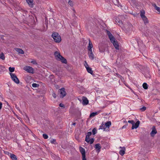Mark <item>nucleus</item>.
Here are the masks:
<instances>
[{
    "instance_id": "nucleus-12",
    "label": "nucleus",
    "mask_w": 160,
    "mask_h": 160,
    "mask_svg": "<svg viewBox=\"0 0 160 160\" xmlns=\"http://www.w3.org/2000/svg\"><path fill=\"white\" fill-rule=\"evenodd\" d=\"M95 148L98 152H99L101 148V147L100 146V144L99 143H97L95 145Z\"/></svg>"
},
{
    "instance_id": "nucleus-32",
    "label": "nucleus",
    "mask_w": 160,
    "mask_h": 160,
    "mask_svg": "<svg viewBox=\"0 0 160 160\" xmlns=\"http://www.w3.org/2000/svg\"><path fill=\"white\" fill-rule=\"evenodd\" d=\"M89 101H82V103L83 105H87Z\"/></svg>"
},
{
    "instance_id": "nucleus-36",
    "label": "nucleus",
    "mask_w": 160,
    "mask_h": 160,
    "mask_svg": "<svg viewBox=\"0 0 160 160\" xmlns=\"http://www.w3.org/2000/svg\"><path fill=\"white\" fill-rule=\"evenodd\" d=\"M43 137L45 139H47L48 138V135L46 134H43L42 135Z\"/></svg>"
},
{
    "instance_id": "nucleus-5",
    "label": "nucleus",
    "mask_w": 160,
    "mask_h": 160,
    "mask_svg": "<svg viewBox=\"0 0 160 160\" xmlns=\"http://www.w3.org/2000/svg\"><path fill=\"white\" fill-rule=\"evenodd\" d=\"M23 69L28 72L32 73H33V69L30 66H25L23 68Z\"/></svg>"
},
{
    "instance_id": "nucleus-31",
    "label": "nucleus",
    "mask_w": 160,
    "mask_h": 160,
    "mask_svg": "<svg viewBox=\"0 0 160 160\" xmlns=\"http://www.w3.org/2000/svg\"><path fill=\"white\" fill-rule=\"evenodd\" d=\"M14 70H15V68L14 67L12 68V67H10L9 68V71L10 72H13L14 71Z\"/></svg>"
},
{
    "instance_id": "nucleus-19",
    "label": "nucleus",
    "mask_w": 160,
    "mask_h": 160,
    "mask_svg": "<svg viewBox=\"0 0 160 160\" xmlns=\"http://www.w3.org/2000/svg\"><path fill=\"white\" fill-rule=\"evenodd\" d=\"M84 65L87 69V70L88 72L90 73V68L88 67V65L87 64L86 61H85V63L84 64Z\"/></svg>"
},
{
    "instance_id": "nucleus-27",
    "label": "nucleus",
    "mask_w": 160,
    "mask_h": 160,
    "mask_svg": "<svg viewBox=\"0 0 160 160\" xmlns=\"http://www.w3.org/2000/svg\"><path fill=\"white\" fill-rule=\"evenodd\" d=\"M5 56L3 53L2 52L0 54V58L4 60L5 59Z\"/></svg>"
},
{
    "instance_id": "nucleus-1",
    "label": "nucleus",
    "mask_w": 160,
    "mask_h": 160,
    "mask_svg": "<svg viewBox=\"0 0 160 160\" xmlns=\"http://www.w3.org/2000/svg\"><path fill=\"white\" fill-rule=\"evenodd\" d=\"M52 37L56 42L59 43L61 41V36L58 33L56 32L53 33Z\"/></svg>"
},
{
    "instance_id": "nucleus-21",
    "label": "nucleus",
    "mask_w": 160,
    "mask_h": 160,
    "mask_svg": "<svg viewBox=\"0 0 160 160\" xmlns=\"http://www.w3.org/2000/svg\"><path fill=\"white\" fill-rule=\"evenodd\" d=\"M27 3L29 5L30 7H32L33 5V0H26Z\"/></svg>"
},
{
    "instance_id": "nucleus-23",
    "label": "nucleus",
    "mask_w": 160,
    "mask_h": 160,
    "mask_svg": "<svg viewBox=\"0 0 160 160\" xmlns=\"http://www.w3.org/2000/svg\"><path fill=\"white\" fill-rule=\"evenodd\" d=\"M10 157L13 160H17L16 156L14 154H11Z\"/></svg>"
},
{
    "instance_id": "nucleus-44",
    "label": "nucleus",
    "mask_w": 160,
    "mask_h": 160,
    "mask_svg": "<svg viewBox=\"0 0 160 160\" xmlns=\"http://www.w3.org/2000/svg\"><path fill=\"white\" fill-rule=\"evenodd\" d=\"M59 106L61 108H65L64 105L62 103H61L59 104Z\"/></svg>"
},
{
    "instance_id": "nucleus-53",
    "label": "nucleus",
    "mask_w": 160,
    "mask_h": 160,
    "mask_svg": "<svg viewBox=\"0 0 160 160\" xmlns=\"http://www.w3.org/2000/svg\"><path fill=\"white\" fill-rule=\"evenodd\" d=\"M117 74V75L118 76V77H121L122 76L120 75L119 74H118V73H116V74Z\"/></svg>"
},
{
    "instance_id": "nucleus-60",
    "label": "nucleus",
    "mask_w": 160,
    "mask_h": 160,
    "mask_svg": "<svg viewBox=\"0 0 160 160\" xmlns=\"http://www.w3.org/2000/svg\"><path fill=\"white\" fill-rule=\"evenodd\" d=\"M90 134H91V135L92 134V133H91V132Z\"/></svg>"
},
{
    "instance_id": "nucleus-39",
    "label": "nucleus",
    "mask_w": 160,
    "mask_h": 160,
    "mask_svg": "<svg viewBox=\"0 0 160 160\" xmlns=\"http://www.w3.org/2000/svg\"><path fill=\"white\" fill-rule=\"evenodd\" d=\"M68 3L71 6H73V3L71 1L69 0Z\"/></svg>"
},
{
    "instance_id": "nucleus-8",
    "label": "nucleus",
    "mask_w": 160,
    "mask_h": 160,
    "mask_svg": "<svg viewBox=\"0 0 160 160\" xmlns=\"http://www.w3.org/2000/svg\"><path fill=\"white\" fill-rule=\"evenodd\" d=\"M111 42L112 43L116 49L117 50L119 49V45L118 42L116 39L113 40L112 42Z\"/></svg>"
},
{
    "instance_id": "nucleus-37",
    "label": "nucleus",
    "mask_w": 160,
    "mask_h": 160,
    "mask_svg": "<svg viewBox=\"0 0 160 160\" xmlns=\"http://www.w3.org/2000/svg\"><path fill=\"white\" fill-rule=\"evenodd\" d=\"M46 28H45V26H43V28L42 29H41L42 30V31H45L47 29V28H48V25L46 24Z\"/></svg>"
},
{
    "instance_id": "nucleus-47",
    "label": "nucleus",
    "mask_w": 160,
    "mask_h": 160,
    "mask_svg": "<svg viewBox=\"0 0 160 160\" xmlns=\"http://www.w3.org/2000/svg\"><path fill=\"white\" fill-rule=\"evenodd\" d=\"M155 9L160 13V8L158 7Z\"/></svg>"
},
{
    "instance_id": "nucleus-17",
    "label": "nucleus",
    "mask_w": 160,
    "mask_h": 160,
    "mask_svg": "<svg viewBox=\"0 0 160 160\" xmlns=\"http://www.w3.org/2000/svg\"><path fill=\"white\" fill-rule=\"evenodd\" d=\"M107 128L105 124L102 123L101 125L99 127V129H103L104 131H105V129Z\"/></svg>"
},
{
    "instance_id": "nucleus-29",
    "label": "nucleus",
    "mask_w": 160,
    "mask_h": 160,
    "mask_svg": "<svg viewBox=\"0 0 160 160\" xmlns=\"http://www.w3.org/2000/svg\"><path fill=\"white\" fill-rule=\"evenodd\" d=\"M145 76L147 78H150L151 76L149 73L148 72H146L145 74Z\"/></svg>"
},
{
    "instance_id": "nucleus-58",
    "label": "nucleus",
    "mask_w": 160,
    "mask_h": 160,
    "mask_svg": "<svg viewBox=\"0 0 160 160\" xmlns=\"http://www.w3.org/2000/svg\"><path fill=\"white\" fill-rule=\"evenodd\" d=\"M78 100H81V98H78Z\"/></svg>"
},
{
    "instance_id": "nucleus-18",
    "label": "nucleus",
    "mask_w": 160,
    "mask_h": 160,
    "mask_svg": "<svg viewBox=\"0 0 160 160\" xmlns=\"http://www.w3.org/2000/svg\"><path fill=\"white\" fill-rule=\"evenodd\" d=\"M99 51L101 52H103L105 51V48L104 45H102V46H101L99 47Z\"/></svg>"
},
{
    "instance_id": "nucleus-10",
    "label": "nucleus",
    "mask_w": 160,
    "mask_h": 160,
    "mask_svg": "<svg viewBox=\"0 0 160 160\" xmlns=\"http://www.w3.org/2000/svg\"><path fill=\"white\" fill-rule=\"evenodd\" d=\"M140 121H137L135 123H134L132 125V129H133L134 128H137L138 127Z\"/></svg>"
},
{
    "instance_id": "nucleus-43",
    "label": "nucleus",
    "mask_w": 160,
    "mask_h": 160,
    "mask_svg": "<svg viewBox=\"0 0 160 160\" xmlns=\"http://www.w3.org/2000/svg\"><path fill=\"white\" fill-rule=\"evenodd\" d=\"M117 20L118 21V24L119 25H122V21L121 20H118L117 19Z\"/></svg>"
},
{
    "instance_id": "nucleus-54",
    "label": "nucleus",
    "mask_w": 160,
    "mask_h": 160,
    "mask_svg": "<svg viewBox=\"0 0 160 160\" xmlns=\"http://www.w3.org/2000/svg\"><path fill=\"white\" fill-rule=\"evenodd\" d=\"M76 125V123H73L72 124V125H74V126H75Z\"/></svg>"
},
{
    "instance_id": "nucleus-14",
    "label": "nucleus",
    "mask_w": 160,
    "mask_h": 160,
    "mask_svg": "<svg viewBox=\"0 0 160 160\" xmlns=\"http://www.w3.org/2000/svg\"><path fill=\"white\" fill-rule=\"evenodd\" d=\"M85 141L87 142H90V132H88L86 136Z\"/></svg>"
},
{
    "instance_id": "nucleus-13",
    "label": "nucleus",
    "mask_w": 160,
    "mask_h": 160,
    "mask_svg": "<svg viewBox=\"0 0 160 160\" xmlns=\"http://www.w3.org/2000/svg\"><path fill=\"white\" fill-rule=\"evenodd\" d=\"M157 133V131L154 127L152 128V130L150 133V134L152 136H154Z\"/></svg>"
},
{
    "instance_id": "nucleus-45",
    "label": "nucleus",
    "mask_w": 160,
    "mask_h": 160,
    "mask_svg": "<svg viewBox=\"0 0 160 160\" xmlns=\"http://www.w3.org/2000/svg\"><path fill=\"white\" fill-rule=\"evenodd\" d=\"M31 62L34 64H37V63L36 62V60H33Z\"/></svg>"
},
{
    "instance_id": "nucleus-59",
    "label": "nucleus",
    "mask_w": 160,
    "mask_h": 160,
    "mask_svg": "<svg viewBox=\"0 0 160 160\" xmlns=\"http://www.w3.org/2000/svg\"><path fill=\"white\" fill-rule=\"evenodd\" d=\"M109 101L110 102V103H111L112 102H111L110 101Z\"/></svg>"
},
{
    "instance_id": "nucleus-7",
    "label": "nucleus",
    "mask_w": 160,
    "mask_h": 160,
    "mask_svg": "<svg viewBox=\"0 0 160 160\" xmlns=\"http://www.w3.org/2000/svg\"><path fill=\"white\" fill-rule=\"evenodd\" d=\"M106 31L107 34L111 42H112L113 40L116 39L113 36L112 34L108 30H106Z\"/></svg>"
},
{
    "instance_id": "nucleus-33",
    "label": "nucleus",
    "mask_w": 160,
    "mask_h": 160,
    "mask_svg": "<svg viewBox=\"0 0 160 160\" xmlns=\"http://www.w3.org/2000/svg\"><path fill=\"white\" fill-rule=\"evenodd\" d=\"M32 86L33 88H37L39 86V85L36 83H33L32 84Z\"/></svg>"
},
{
    "instance_id": "nucleus-22",
    "label": "nucleus",
    "mask_w": 160,
    "mask_h": 160,
    "mask_svg": "<svg viewBox=\"0 0 160 160\" xmlns=\"http://www.w3.org/2000/svg\"><path fill=\"white\" fill-rule=\"evenodd\" d=\"M59 61H60L62 63H67V61L66 59L64 57L62 56V58H61V59H60Z\"/></svg>"
},
{
    "instance_id": "nucleus-49",
    "label": "nucleus",
    "mask_w": 160,
    "mask_h": 160,
    "mask_svg": "<svg viewBox=\"0 0 160 160\" xmlns=\"http://www.w3.org/2000/svg\"><path fill=\"white\" fill-rule=\"evenodd\" d=\"M152 6L155 8V9L157 8L158 7L155 4H153Z\"/></svg>"
},
{
    "instance_id": "nucleus-9",
    "label": "nucleus",
    "mask_w": 160,
    "mask_h": 160,
    "mask_svg": "<svg viewBox=\"0 0 160 160\" xmlns=\"http://www.w3.org/2000/svg\"><path fill=\"white\" fill-rule=\"evenodd\" d=\"M60 90V93L61 95V97L63 98L66 95V92L65 91V89L64 88H61Z\"/></svg>"
},
{
    "instance_id": "nucleus-42",
    "label": "nucleus",
    "mask_w": 160,
    "mask_h": 160,
    "mask_svg": "<svg viewBox=\"0 0 160 160\" xmlns=\"http://www.w3.org/2000/svg\"><path fill=\"white\" fill-rule=\"evenodd\" d=\"M88 49L89 51H90V40L89 39L88 45Z\"/></svg>"
},
{
    "instance_id": "nucleus-11",
    "label": "nucleus",
    "mask_w": 160,
    "mask_h": 160,
    "mask_svg": "<svg viewBox=\"0 0 160 160\" xmlns=\"http://www.w3.org/2000/svg\"><path fill=\"white\" fill-rule=\"evenodd\" d=\"M120 148H121L122 149L119 151V153L120 155L122 156L125 153L126 148L124 147H120Z\"/></svg>"
},
{
    "instance_id": "nucleus-48",
    "label": "nucleus",
    "mask_w": 160,
    "mask_h": 160,
    "mask_svg": "<svg viewBox=\"0 0 160 160\" xmlns=\"http://www.w3.org/2000/svg\"><path fill=\"white\" fill-rule=\"evenodd\" d=\"M94 139L93 138H91V144L93 143L94 142Z\"/></svg>"
},
{
    "instance_id": "nucleus-46",
    "label": "nucleus",
    "mask_w": 160,
    "mask_h": 160,
    "mask_svg": "<svg viewBox=\"0 0 160 160\" xmlns=\"http://www.w3.org/2000/svg\"><path fill=\"white\" fill-rule=\"evenodd\" d=\"M82 100H88L87 99V98L86 97H84V96L82 97Z\"/></svg>"
},
{
    "instance_id": "nucleus-38",
    "label": "nucleus",
    "mask_w": 160,
    "mask_h": 160,
    "mask_svg": "<svg viewBox=\"0 0 160 160\" xmlns=\"http://www.w3.org/2000/svg\"><path fill=\"white\" fill-rule=\"evenodd\" d=\"M54 55L55 56V57L56 56H58V55H59L60 56V53L58 51H56L54 53Z\"/></svg>"
},
{
    "instance_id": "nucleus-4",
    "label": "nucleus",
    "mask_w": 160,
    "mask_h": 160,
    "mask_svg": "<svg viewBox=\"0 0 160 160\" xmlns=\"http://www.w3.org/2000/svg\"><path fill=\"white\" fill-rule=\"evenodd\" d=\"M79 148L80 151L82 155V160H86V159L85 158V149L81 146L79 147Z\"/></svg>"
},
{
    "instance_id": "nucleus-15",
    "label": "nucleus",
    "mask_w": 160,
    "mask_h": 160,
    "mask_svg": "<svg viewBox=\"0 0 160 160\" xmlns=\"http://www.w3.org/2000/svg\"><path fill=\"white\" fill-rule=\"evenodd\" d=\"M93 47V45L92 43L91 42V58L92 60H93L95 58V59L96 57L94 56V54H93L92 50V48Z\"/></svg>"
},
{
    "instance_id": "nucleus-2",
    "label": "nucleus",
    "mask_w": 160,
    "mask_h": 160,
    "mask_svg": "<svg viewBox=\"0 0 160 160\" xmlns=\"http://www.w3.org/2000/svg\"><path fill=\"white\" fill-rule=\"evenodd\" d=\"M145 12L144 10H142L140 11V16L143 20L144 23L146 25L149 22V21L145 15Z\"/></svg>"
},
{
    "instance_id": "nucleus-24",
    "label": "nucleus",
    "mask_w": 160,
    "mask_h": 160,
    "mask_svg": "<svg viewBox=\"0 0 160 160\" xmlns=\"http://www.w3.org/2000/svg\"><path fill=\"white\" fill-rule=\"evenodd\" d=\"M105 125L107 127H108V128L110 127L111 125V122L110 121L107 122L105 124Z\"/></svg>"
},
{
    "instance_id": "nucleus-41",
    "label": "nucleus",
    "mask_w": 160,
    "mask_h": 160,
    "mask_svg": "<svg viewBox=\"0 0 160 160\" xmlns=\"http://www.w3.org/2000/svg\"><path fill=\"white\" fill-rule=\"evenodd\" d=\"M112 1L113 2L115 5H117V4L118 2V1L117 0H112Z\"/></svg>"
},
{
    "instance_id": "nucleus-56",
    "label": "nucleus",
    "mask_w": 160,
    "mask_h": 160,
    "mask_svg": "<svg viewBox=\"0 0 160 160\" xmlns=\"http://www.w3.org/2000/svg\"><path fill=\"white\" fill-rule=\"evenodd\" d=\"M126 127V126H123L122 127V128H125Z\"/></svg>"
},
{
    "instance_id": "nucleus-35",
    "label": "nucleus",
    "mask_w": 160,
    "mask_h": 160,
    "mask_svg": "<svg viewBox=\"0 0 160 160\" xmlns=\"http://www.w3.org/2000/svg\"><path fill=\"white\" fill-rule=\"evenodd\" d=\"M50 142L52 143L56 144V140L55 139H52L50 140Z\"/></svg>"
},
{
    "instance_id": "nucleus-16",
    "label": "nucleus",
    "mask_w": 160,
    "mask_h": 160,
    "mask_svg": "<svg viewBox=\"0 0 160 160\" xmlns=\"http://www.w3.org/2000/svg\"><path fill=\"white\" fill-rule=\"evenodd\" d=\"M15 50L19 53L23 54L24 53V51L21 49L18 48H15Z\"/></svg>"
},
{
    "instance_id": "nucleus-28",
    "label": "nucleus",
    "mask_w": 160,
    "mask_h": 160,
    "mask_svg": "<svg viewBox=\"0 0 160 160\" xmlns=\"http://www.w3.org/2000/svg\"><path fill=\"white\" fill-rule=\"evenodd\" d=\"M92 133L93 135H95L97 132V130L95 128H94L92 130Z\"/></svg>"
},
{
    "instance_id": "nucleus-52",
    "label": "nucleus",
    "mask_w": 160,
    "mask_h": 160,
    "mask_svg": "<svg viewBox=\"0 0 160 160\" xmlns=\"http://www.w3.org/2000/svg\"><path fill=\"white\" fill-rule=\"evenodd\" d=\"M52 95L54 98H55L56 97V95L55 93H53Z\"/></svg>"
},
{
    "instance_id": "nucleus-55",
    "label": "nucleus",
    "mask_w": 160,
    "mask_h": 160,
    "mask_svg": "<svg viewBox=\"0 0 160 160\" xmlns=\"http://www.w3.org/2000/svg\"><path fill=\"white\" fill-rule=\"evenodd\" d=\"M1 38L3 40H4L3 39V36H2L1 37Z\"/></svg>"
},
{
    "instance_id": "nucleus-34",
    "label": "nucleus",
    "mask_w": 160,
    "mask_h": 160,
    "mask_svg": "<svg viewBox=\"0 0 160 160\" xmlns=\"http://www.w3.org/2000/svg\"><path fill=\"white\" fill-rule=\"evenodd\" d=\"M146 109V108L145 106H143L142 108H140V110L142 112H143Z\"/></svg>"
},
{
    "instance_id": "nucleus-3",
    "label": "nucleus",
    "mask_w": 160,
    "mask_h": 160,
    "mask_svg": "<svg viewBox=\"0 0 160 160\" xmlns=\"http://www.w3.org/2000/svg\"><path fill=\"white\" fill-rule=\"evenodd\" d=\"M12 80L16 83L18 84L19 83V80L17 77L16 75L12 73H10Z\"/></svg>"
},
{
    "instance_id": "nucleus-30",
    "label": "nucleus",
    "mask_w": 160,
    "mask_h": 160,
    "mask_svg": "<svg viewBox=\"0 0 160 160\" xmlns=\"http://www.w3.org/2000/svg\"><path fill=\"white\" fill-rule=\"evenodd\" d=\"M55 58L56 60L59 61L60 59H61V58H62V56L60 54V56L58 55V56H56Z\"/></svg>"
},
{
    "instance_id": "nucleus-57",
    "label": "nucleus",
    "mask_w": 160,
    "mask_h": 160,
    "mask_svg": "<svg viewBox=\"0 0 160 160\" xmlns=\"http://www.w3.org/2000/svg\"><path fill=\"white\" fill-rule=\"evenodd\" d=\"M88 55L90 57V53H89V52H88Z\"/></svg>"
},
{
    "instance_id": "nucleus-6",
    "label": "nucleus",
    "mask_w": 160,
    "mask_h": 160,
    "mask_svg": "<svg viewBox=\"0 0 160 160\" xmlns=\"http://www.w3.org/2000/svg\"><path fill=\"white\" fill-rule=\"evenodd\" d=\"M133 26L130 23H128L125 26V31L127 32H129L132 30Z\"/></svg>"
},
{
    "instance_id": "nucleus-40",
    "label": "nucleus",
    "mask_w": 160,
    "mask_h": 160,
    "mask_svg": "<svg viewBox=\"0 0 160 160\" xmlns=\"http://www.w3.org/2000/svg\"><path fill=\"white\" fill-rule=\"evenodd\" d=\"M128 122L129 123H131L132 124V125L134 123V121L133 120H129L128 121Z\"/></svg>"
},
{
    "instance_id": "nucleus-25",
    "label": "nucleus",
    "mask_w": 160,
    "mask_h": 160,
    "mask_svg": "<svg viewBox=\"0 0 160 160\" xmlns=\"http://www.w3.org/2000/svg\"><path fill=\"white\" fill-rule=\"evenodd\" d=\"M99 113V112H96L91 113V118L94 117V116L97 115Z\"/></svg>"
},
{
    "instance_id": "nucleus-20",
    "label": "nucleus",
    "mask_w": 160,
    "mask_h": 160,
    "mask_svg": "<svg viewBox=\"0 0 160 160\" xmlns=\"http://www.w3.org/2000/svg\"><path fill=\"white\" fill-rule=\"evenodd\" d=\"M91 74L92 75L94 78H97L98 77V75L97 74H95L94 73H93V72L92 70V68H91Z\"/></svg>"
},
{
    "instance_id": "nucleus-26",
    "label": "nucleus",
    "mask_w": 160,
    "mask_h": 160,
    "mask_svg": "<svg viewBox=\"0 0 160 160\" xmlns=\"http://www.w3.org/2000/svg\"><path fill=\"white\" fill-rule=\"evenodd\" d=\"M143 88L145 89H147L148 88V85L146 83L144 82L142 85Z\"/></svg>"
},
{
    "instance_id": "nucleus-51",
    "label": "nucleus",
    "mask_w": 160,
    "mask_h": 160,
    "mask_svg": "<svg viewBox=\"0 0 160 160\" xmlns=\"http://www.w3.org/2000/svg\"><path fill=\"white\" fill-rule=\"evenodd\" d=\"M75 138L78 141H79V138L78 136H77L76 135H75Z\"/></svg>"
},
{
    "instance_id": "nucleus-50",
    "label": "nucleus",
    "mask_w": 160,
    "mask_h": 160,
    "mask_svg": "<svg viewBox=\"0 0 160 160\" xmlns=\"http://www.w3.org/2000/svg\"><path fill=\"white\" fill-rule=\"evenodd\" d=\"M2 107V103L0 102V110H1Z\"/></svg>"
}]
</instances>
